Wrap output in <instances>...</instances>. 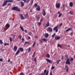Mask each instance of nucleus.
Wrapping results in <instances>:
<instances>
[{
    "mask_svg": "<svg viewBox=\"0 0 75 75\" xmlns=\"http://www.w3.org/2000/svg\"><path fill=\"white\" fill-rule=\"evenodd\" d=\"M43 13H42V15L43 16H45V15H46V13H45V9H43Z\"/></svg>",
    "mask_w": 75,
    "mask_h": 75,
    "instance_id": "8",
    "label": "nucleus"
},
{
    "mask_svg": "<svg viewBox=\"0 0 75 75\" xmlns=\"http://www.w3.org/2000/svg\"><path fill=\"white\" fill-rule=\"evenodd\" d=\"M20 52V50H18L17 52L15 54L16 55H18V54H19V53Z\"/></svg>",
    "mask_w": 75,
    "mask_h": 75,
    "instance_id": "22",
    "label": "nucleus"
},
{
    "mask_svg": "<svg viewBox=\"0 0 75 75\" xmlns=\"http://www.w3.org/2000/svg\"><path fill=\"white\" fill-rule=\"evenodd\" d=\"M34 61L35 62H37V59H36V58H34Z\"/></svg>",
    "mask_w": 75,
    "mask_h": 75,
    "instance_id": "46",
    "label": "nucleus"
},
{
    "mask_svg": "<svg viewBox=\"0 0 75 75\" xmlns=\"http://www.w3.org/2000/svg\"><path fill=\"white\" fill-rule=\"evenodd\" d=\"M0 61L2 62V61H3V59H2V58H0Z\"/></svg>",
    "mask_w": 75,
    "mask_h": 75,
    "instance_id": "51",
    "label": "nucleus"
},
{
    "mask_svg": "<svg viewBox=\"0 0 75 75\" xmlns=\"http://www.w3.org/2000/svg\"><path fill=\"white\" fill-rule=\"evenodd\" d=\"M59 61H61V60H57L56 61V63L57 64H58L59 63Z\"/></svg>",
    "mask_w": 75,
    "mask_h": 75,
    "instance_id": "30",
    "label": "nucleus"
},
{
    "mask_svg": "<svg viewBox=\"0 0 75 75\" xmlns=\"http://www.w3.org/2000/svg\"><path fill=\"white\" fill-rule=\"evenodd\" d=\"M74 61V59L72 58H71V59H70V61Z\"/></svg>",
    "mask_w": 75,
    "mask_h": 75,
    "instance_id": "45",
    "label": "nucleus"
},
{
    "mask_svg": "<svg viewBox=\"0 0 75 75\" xmlns=\"http://www.w3.org/2000/svg\"><path fill=\"white\" fill-rule=\"evenodd\" d=\"M35 52L33 53V55L32 56V57L33 58H34V57H35Z\"/></svg>",
    "mask_w": 75,
    "mask_h": 75,
    "instance_id": "32",
    "label": "nucleus"
},
{
    "mask_svg": "<svg viewBox=\"0 0 75 75\" xmlns=\"http://www.w3.org/2000/svg\"><path fill=\"white\" fill-rule=\"evenodd\" d=\"M40 42L42 43V41L41 40H40Z\"/></svg>",
    "mask_w": 75,
    "mask_h": 75,
    "instance_id": "62",
    "label": "nucleus"
},
{
    "mask_svg": "<svg viewBox=\"0 0 75 75\" xmlns=\"http://www.w3.org/2000/svg\"><path fill=\"white\" fill-rule=\"evenodd\" d=\"M45 36L46 38H47L48 37V36H49V35L48 34V33H47L45 35Z\"/></svg>",
    "mask_w": 75,
    "mask_h": 75,
    "instance_id": "31",
    "label": "nucleus"
},
{
    "mask_svg": "<svg viewBox=\"0 0 75 75\" xmlns=\"http://www.w3.org/2000/svg\"><path fill=\"white\" fill-rule=\"evenodd\" d=\"M28 13H27L25 16V17H28Z\"/></svg>",
    "mask_w": 75,
    "mask_h": 75,
    "instance_id": "39",
    "label": "nucleus"
},
{
    "mask_svg": "<svg viewBox=\"0 0 75 75\" xmlns=\"http://www.w3.org/2000/svg\"><path fill=\"white\" fill-rule=\"evenodd\" d=\"M11 4L10 3H9L8 4V6H11Z\"/></svg>",
    "mask_w": 75,
    "mask_h": 75,
    "instance_id": "53",
    "label": "nucleus"
},
{
    "mask_svg": "<svg viewBox=\"0 0 75 75\" xmlns=\"http://www.w3.org/2000/svg\"><path fill=\"white\" fill-rule=\"evenodd\" d=\"M58 14H59L58 16V17H60L61 16H62V13H61L60 11H58Z\"/></svg>",
    "mask_w": 75,
    "mask_h": 75,
    "instance_id": "15",
    "label": "nucleus"
},
{
    "mask_svg": "<svg viewBox=\"0 0 75 75\" xmlns=\"http://www.w3.org/2000/svg\"><path fill=\"white\" fill-rule=\"evenodd\" d=\"M26 1L27 0H23V1H24V3H25V2H26Z\"/></svg>",
    "mask_w": 75,
    "mask_h": 75,
    "instance_id": "59",
    "label": "nucleus"
},
{
    "mask_svg": "<svg viewBox=\"0 0 75 75\" xmlns=\"http://www.w3.org/2000/svg\"><path fill=\"white\" fill-rule=\"evenodd\" d=\"M60 38V37L58 36V37H55V39L56 40H59Z\"/></svg>",
    "mask_w": 75,
    "mask_h": 75,
    "instance_id": "18",
    "label": "nucleus"
},
{
    "mask_svg": "<svg viewBox=\"0 0 75 75\" xmlns=\"http://www.w3.org/2000/svg\"><path fill=\"white\" fill-rule=\"evenodd\" d=\"M37 3H35V4L34 6L35 7H36L37 6Z\"/></svg>",
    "mask_w": 75,
    "mask_h": 75,
    "instance_id": "44",
    "label": "nucleus"
},
{
    "mask_svg": "<svg viewBox=\"0 0 75 75\" xmlns=\"http://www.w3.org/2000/svg\"><path fill=\"white\" fill-rule=\"evenodd\" d=\"M31 47H29L28 49V52H30V51H31Z\"/></svg>",
    "mask_w": 75,
    "mask_h": 75,
    "instance_id": "28",
    "label": "nucleus"
},
{
    "mask_svg": "<svg viewBox=\"0 0 75 75\" xmlns=\"http://www.w3.org/2000/svg\"><path fill=\"white\" fill-rule=\"evenodd\" d=\"M42 41H44L45 42H46L47 41V39L46 38H43L42 39Z\"/></svg>",
    "mask_w": 75,
    "mask_h": 75,
    "instance_id": "20",
    "label": "nucleus"
},
{
    "mask_svg": "<svg viewBox=\"0 0 75 75\" xmlns=\"http://www.w3.org/2000/svg\"><path fill=\"white\" fill-rule=\"evenodd\" d=\"M65 69H66V72H68V71H69V67H68V66L66 65H65Z\"/></svg>",
    "mask_w": 75,
    "mask_h": 75,
    "instance_id": "6",
    "label": "nucleus"
},
{
    "mask_svg": "<svg viewBox=\"0 0 75 75\" xmlns=\"http://www.w3.org/2000/svg\"><path fill=\"white\" fill-rule=\"evenodd\" d=\"M36 43V42H34L33 45H32V47H35V44Z\"/></svg>",
    "mask_w": 75,
    "mask_h": 75,
    "instance_id": "29",
    "label": "nucleus"
},
{
    "mask_svg": "<svg viewBox=\"0 0 75 75\" xmlns=\"http://www.w3.org/2000/svg\"><path fill=\"white\" fill-rule=\"evenodd\" d=\"M17 50V46H15L14 47V51L15 52H16Z\"/></svg>",
    "mask_w": 75,
    "mask_h": 75,
    "instance_id": "12",
    "label": "nucleus"
},
{
    "mask_svg": "<svg viewBox=\"0 0 75 75\" xmlns=\"http://www.w3.org/2000/svg\"><path fill=\"white\" fill-rule=\"evenodd\" d=\"M70 35H73V33H70Z\"/></svg>",
    "mask_w": 75,
    "mask_h": 75,
    "instance_id": "61",
    "label": "nucleus"
},
{
    "mask_svg": "<svg viewBox=\"0 0 75 75\" xmlns=\"http://www.w3.org/2000/svg\"><path fill=\"white\" fill-rule=\"evenodd\" d=\"M28 40H30V37L28 36Z\"/></svg>",
    "mask_w": 75,
    "mask_h": 75,
    "instance_id": "64",
    "label": "nucleus"
},
{
    "mask_svg": "<svg viewBox=\"0 0 75 75\" xmlns=\"http://www.w3.org/2000/svg\"><path fill=\"white\" fill-rule=\"evenodd\" d=\"M36 18L37 20L39 21V20H40V17L39 16H38Z\"/></svg>",
    "mask_w": 75,
    "mask_h": 75,
    "instance_id": "34",
    "label": "nucleus"
},
{
    "mask_svg": "<svg viewBox=\"0 0 75 75\" xmlns=\"http://www.w3.org/2000/svg\"><path fill=\"white\" fill-rule=\"evenodd\" d=\"M43 26L45 28H47L48 27H49L50 26V23H49V22H48L47 23V24L45 26V25L44 24Z\"/></svg>",
    "mask_w": 75,
    "mask_h": 75,
    "instance_id": "4",
    "label": "nucleus"
},
{
    "mask_svg": "<svg viewBox=\"0 0 75 75\" xmlns=\"http://www.w3.org/2000/svg\"><path fill=\"white\" fill-rule=\"evenodd\" d=\"M50 75H52V72L51 71L50 72Z\"/></svg>",
    "mask_w": 75,
    "mask_h": 75,
    "instance_id": "57",
    "label": "nucleus"
},
{
    "mask_svg": "<svg viewBox=\"0 0 75 75\" xmlns=\"http://www.w3.org/2000/svg\"><path fill=\"white\" fill-rule=\"evenodd\" d=\"M17 24H16L14 25V27H17Z\"/></svg>",
    "mask_w": 75,
    "mask_h": 75,
    "instance_id": "52",
    "label": "nucleus"
},
{
    "mask_svg": "<svg viewBox=\"0 0 75 75\" xmlns=\"http://www.w3.org/2000/svg\"><path fill=\"white\" fill-rule=\"evenodd\" d=\"M55 6L56 8H59L60 7V6H61V4L60 3H56V4Z\"/></svg>",
    "mask_w": 75,
    "mask_h": 75,
    "instance_id": "3",
    "label": "nucleus"
},
{
    "mask_svg": "<svg viewBox=\"0 0 75 75\" xmlns=\"http://www.w3.org/2000/svg\"><path fill=\"white\" fill-rule=\"evenodd\" d=\"M5 26L6 28H7V29H8V28H10V24L8 23H7L6 24Z\"/></svg>",
    "mask_w": 75,
    "mask_h": 75,
    "instance_id": "10",
    "label": "nucleus"
},
{
    "mask_svg": "<svg viewBox=\"0 0 75 75\" xmlns=\"http://www.w3.org/2000/svg\"><path fill=\"white\" fill-rule=\"evenodd\" d=\"M9 40L10 42H11V41H12V38H11V37H10L9 38Z\"/></svg>",
    "mask_w": 75,
    "mask_h": 75,
    "instance_id": "40",
    "label": "nucleus"
},
{
    "mask_svg": "<svg viewBox=\"0 0 75 75\" xmlns=\"http://www.w3.org/2000/svg\"><path fill=\"white\" fill-rule=\"evenodd\" d=\"M48 31L50 32L51 31H52V28L50 27H49L48 28Z\"/></svg>",
    "mask_w": 75,
    "mask_h": 75,
    "instance_id": "16",
    "label": "nucleus"
},
{
    "mask_svg": "<svg viewBox=\"0 0 75 75\" xmlns=\"http://www.w3.org/2000/svg\"><path fill=\"white\" fill-rule=\"evenodd\" d=\"M24 31L25 32V33H27V30H24Z\"/></svg>",
    "mask_w": 75,
    "mask_h": 75,
    "instance_id": "55",
    "label": "nucleus"
},
{
    "mask_svg": "<svg viewBox=\"0 0 75 75\" xmlns=\"http://www.w3.org/2000/svg\"><path fill=\"white\" fill-rule=\"evenodd\" d=\"M22 36L21 35H20L18 37V38H19V40H20V39H21V37H22Z\"/></svg>",
    "mask_w": 75,
    "mask_h": 75,
    "instance_id": "36",
    "label": "nucleus"
},
{
    "mask_svg": "<svg viewBox=\"0 0 75 75\" xmlns=\"http://www.w3.org/2000/svg\"><path fill=\"white\" fill-rule=\"evenodd\" d=\"M24 6V2L22 1H21V7H23Z\"/></svg>",
    "mask_w": 75,
    "mask_h": 75,
    "instance_id": "11",
    "label": "nucleus"
},
{
    "mask_svg": "<svg viewBox=\"0 0 75 75\" xmlns=\"http://www.w3.org/2000/svg\"><path fill=\"white\" fill-rule=\"evenodd\" d=\"M40 23H42V18H41L40 19Z\"/></svg>",
    "mask_w": 75,
    "mask_h": 75,
    "instance_id": "49",
    "label": "nucleus"
},
{
    "mask_svg": "<svg viewBox=\"0 0 75 75\" xmlns=\"http://www.w3.org/2000/svg\"><path fill=\"white\" fill-rule=\"evenodd\" d=\"M8 62H10V59H9L8 61Z\"/></svg>",
    "mask_w": 75,
    "mask_h": 75,
    "instance_id": "60",
    "label": "nucleus"
},
{
    "mask_svg": "<svg viewBox=\"0 0 75 75\" xmlns=\"http://www.w3.org/2000/svg\"><path fill=\"white\" fill-rule=\"evenodd\" d=\"M55 68V66H53L52 67L51 69H54Z\"/></svg>",
    "mask_w": 75,
    "mask_h": 75,
    "instance_id": "47",
    "label": "nucleus"
},
{
    "mask_svg": "<svg viewBox=\"0 0 75 75\" xmlns=\"http://www.w3.org/2000/svg\"><path fill=\"white\" fill-rule=\"evenodd\" d=\"M55 33H54V34L52 35V37L54 38V36H55Z\"/></svg>",
    "mask_w": 75,
    "mask_h": 75,
    "instance_id": "41",
    "label": "nucleus"
},
{
    "mask_svg": "<svg viewBox=\"0 0 75 75\" xmlns=\"http://www.w3.org/2000/svg\"><path fill=\"white\" fill-rule=\"evenodd\" d=\"M64 58V56H62V59H63Z\"/></svg>",
    "mask_w": 75,
    "mask_h": 75,
    "instance_id": "56",
    "label": "nucleus"
},
{
    "mask_svg": "<svg viewBox=\"0 0 75 75\" xmlns=\"http://www.w3.org/2000/svg\"><path fill=\"white\" fill-rule=\"evenodd\" d=\"M20 11L21 10H20V8H17L16 11Z\"/></svg>",
    "mask_w": 75,
    "mask_h": 75,
    "instance_id": "24",
    "label": "nucleus"
},
{
    "mask_svg": "<svg viewBox=\"0 0 75 75\" xmlns=\"http://www.w3.org/2000/svg\"><path fill=\"white\" fill-rule=\"evenodd\" d=\"M13 2H14V1L13 0H5L2 4V7H5V6L7 5V3H13Z\"/></svg>",
    "mask_w": 75,
    "mask_h": 75,
    "instance_id": "1",
    "label": "nucleus"
},
{
    "mask_svg": "<svg viewBox=\"0 0 75 75\" xmlns=\"http://www.w3.org/2000/svg\"><path fill=\"white\" fill-rule=\"evenodd\" d=\"M0 44H3V41L1 40H0Z\"/></svg>",
    "mask_w": 75,
    "mask_h": 75,
    "instance_id": "38",
    "label": "nucleus"
},
{
    "mask_svg": "<svg viewBox=\"0 0 75 75\" xmlns=\"http://www.w3.org/2000/svg\"><path fill=\"white\" fill-rule=\"evenodd\" d=\"M46 57L48 58H50V55L48 54H47L46 55Z\"/></svg>",
    "mask_w": 75,
    "mask_h": 75,
    "instance_id": "19",
    "label": "nucleus"
},
{
    "mask_svg": "<svg viewBox=\"0 0 75 75\" xmlns=\"http://www.w3.org/2000/svg\"><path fill=\"white\" fill-rule=\"evenodd\" d=\"M69 13L71 15H74V12H73V11H70L69 12Z\"/></svg>",
    "mask_w": 75,
    "mask_h": 75,
    "instance_id": "25",
    "label": "nucleus"
},
{
    "mask_svg": "<svg viewBox=\"0 0 75 75\" xmlns=\"http://www.w3.org/2000/svg\"><path fill=\"white\" fill-rule=\"evenodd\" d=\"M18 50H20V51H21V52H22L23 51V48L22 47H20L19 49Z\"/></svg>",
    "mask_w": 75,
    "mask_h": 75,
    "instance_id": "23",
    "label": "nucleus"
},
{
    "mask_svg": "<svg viewBox=\"0 0 75 75\" xmlns=\"http://www.w3.org/2000/svg\"><path fill=\"white\" fill-rule=\"evenodd\" d=\"M58 26H57L54 27L53 28L54 31H55L56 33L58 32Z\"/></svg>",
    "mask_w": 75,
    "mask_h": 75,
    "instance_id": "5",
    "label": "nucleus"
},
{
    "mask_svg": "<svg viewBox=\"0 0 75 75\" xmlns=\"http://www.w3.org/2000/svg\"><path fill=\"white\" fill-rule=\"evenodd\" d=\"M46 60L48 62H49L50 64L52 63V62H53L51 60L48 59H46Z\"/></svg>",
    "mask_w": 75,
    "mask_h": 75,
    "instance_id": "7",
    "label": "nucleus"
},
{
    "mask_svg": "<svg viewBox=\"0 0 75 75\" xmlns=\"http://www.w3.org/2000/svg\"><path fill=\"white\" fill-rule=\"evenodd\" d=\"M62 25V23H61L59 25V27H61Z\"/></svg>",
    "mask_w": 75,
    "mask_h": 75,
    "instance_id": "48",
    "label": "nucleus"
},
{
    "mask_svg": "<svg viewBox=\"0 0 75 75\" xmlns=\"http://www.w3.org/2000/svg\"><path fill=\"white\" fill-rule=\"evenodd\" d=\"M22 41H24V38H22Z\"/></svg>",
    "mask_w": 75,
    "mask_h": 75,
    "instance_id": "63",
    "label": "nucleus"
},
{
    "mask_svg": "<svg viewBox=\"0 0 75 75\" xmlns=\"http://www.w3.org/2000/svg\"><path fill=\"white\" fill-rule=\"evenodd\" d=\"M17 7H13L12 8L11 10H14V11H16L17 10Z\"/></svg>",
    "mask_w": 75,
    "mask_h": 75,
    "instance_id": "17",
    "label": "nucleus"
},
{
    "mask_svg": "<svg viewBox=\"0 0 75 75\" xmlns=\"http://www.w3.org/2000/svg\"><path fill=\"white\" fill-rule=\"evenodd\" d=\"M66 64H68V65H70L71 64V62L69 61V59L68 58L65 62Z\"/></svg>",
    "mask_w": 75,
    "mask_h": 75,
    "instance_id": "2",
    "label": "nucleus"
},
{
    "mask_svg": "<svg viewBox=\"0 0 75 75\" xmlns=\"http://www.w3.org/2000/svg\"><path fill=\"white\" fill-rule=\"evenodd\" d=\"M9 45V43H5L4 44V45L5 46H6V45Z\"/></svg>",
    "mask_w": 75,
    "mask_h": 75,
    "instance_id": "37",
    "label": "nucleus"
},
{
    "mask_svg": "<svg viewBox=\"0 0 75 75\" xmlns=\"http://www.w3.org/2000/svg\"><path fill=\"white\" fill-rule=\"evenodd\" d=\"M69 5L70 7H72V6H74V4H73V3H72V2H70L69 3Z\"/></svg>",
    "mask_w": 75,
    "mask_h": 75,
    "instance_id": "13",
    "label": "nucleus"
},
{
    "mask_svg": "<svg viewBox=\"0 0 75 75\" xmlns=\"http://www.w3.org/2000/svg\"><path fill=\"white\" fill-rule=\"evenodd\" d=\"M29 44V42H25V44H24V45H25L26 44Z\"/></svg>",
    "mask_w": 75,
    "mask_h": 75,
    "instance_id": "33",
    "label": "nucleus"
},
{
    "mask_svg": "<svg viewBox=\"0 0 75 75\" xmlns=\"http://www.w3.org/2000/svg\"><path fill=\"white\" fill-rule=\"evenodd\" d=\"M57 47L61 48H62V45H61V44H57Z\"/></svg>",
    "mask_w": 75,
    "mask_h": 75,
    "instance_id": "26",
    "label": "nucleus"
},
{
    "mask_svg": "<svg viewBox=\"0 0 75 75\" xmlns=\"http://www.w3.org/2000/svg\"><path fill=\"white\" fill-rule=\"evenodd\" d=\"M20 28L22 31H24V28H23V27L22 26H20Z\"/></svg>",
    "mask_w": 75,
    "mask_h": 75,
    "instance_id": "27",
    "label": "nucleus"
},
{
    "mask_svg": "<svg viewBox=\"0 0 75 75\" xmlns=\"http://www.w3.org/2000/svg\"><path fill=\"white\" fill-rule=\"evenodd\" d=\"M20 17L21 18L22 20H24L25 18H24V16H23V14H21L20 16Z\"/></svg>",
    "mask_w": 75,
    "mask_h": 75,
    "instance_id": "21",
    "label": "nucleus"
},
{
    "mask_svg": "<svg viewBox=\"0 0 75 75\" xmlns=\"http://www.w3.org/2000/svg\"><path fill=\"white\" fill-rule=\"evenodd\" d=\"M48 71H47L46 74V75H48Z\"/></svg>",
    "mask_w": 75,
    "mask_h": 75,
    "instance_id": "50",
    "label": "nucleus"
},
{
    "mask_svg": "<svg viewBox=\"0 0 75 75\" xmlns=\"http://www.w3.org/2000/svg\"><path fill=\"white\" fill-rule=\"evenodd\" d=\"M28 34H29V35H31V32H28Z\"/></svg>",
    "mask_w": 75,
    "mask_h": 75,
    "instance_id": "54",
    "label": "nucleus"
},
{
    "mask_svg": "<svg viewBox=\"0 0 75 75\" xmlns=\"http://www.w3.org/2000/svg\"><path fill=\"white\" fill-rule=\"evenodd\" d=\"M30 1V0H27L26 1V3H29V1Z\"/></svg>",
    "mask_w": 75,
    "mask_h": 75,
    "instance_id": "43",
    "label": "nucleus"
},
{
    "mask_svg": "<svg viewBox=\"0 0 75 75\" xmlns=\"http://www.w3.org/2000/svg\"><path fill=\"white\" fill-rule=\"evenodd\" d=\"M72 30L73 29L71 28H69L66 30V32H68V31H69L70 30H71V31H72Z\"/></svg>",
    "mask_w": 75,
    "mask_h": 75,
    "instance_id": "14",
    "label": "nucleus"
},
{
    "mask_svg": "<svg viewBox=\"0 0 75 75\" xmlns=\"http://www.w3.org/2000/svg\"><path fill=\"white\" fill-rule=\"evenodd\" d=\"M36 10H37V11H40V6L38 5L37 7L36 8Z\"/></svg>",
    "mask_w": 75,
    "mask_h": 75,
    "instance_id": "9",
    "label": "nucleus"
},
{
    "mask_svg": "<svg viewBox=\"0 0 75 75\" xmlns=\"http://www.w3.org/2000/svg\"><path fill=\"white\" fill-rule=\"evenodd\" d=\"M42 24V23L40 22H38V25H39V26H40V25H41Z\"/></svg>",
    "mask_w": 75,
    "mask_h": 75,
    "instance_id": "35",
    "label": "nucleus"
},
{
    "mask_svg": "<svg viewBox=\"0 0 75 75\" xmlns=\"http://www.w3.org/2000/svg\"><path fill=\"white\" fill-rule=\"evenodd\" d=\"M19 75H24V73L23 72H21L19 74Z\"/></svg>",
    "mask_w": 75,
    "mask_h": 75,
    "instance_id": "42",
    "label": "nucleus"
},
{
    "mask_svg": "<svg viewBox=\"0 0 75 75\" xmlns=\"http://www.w3.org/2000/svg\"><path fill=\"white\" fill-rule=\"evenodd\" d=\"M15 36H16V35H14L13 37V38H15Z\"/></svg>",
    "mask_w": 75,
    "mask_h": 75,
    "instance_id": "58",
    "label": "nucleus"
}]
</instances>
